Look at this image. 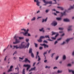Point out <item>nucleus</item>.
Wrapping results in <instances>:
<instances>
[{"mask_svg":"<svg viewBox=\"0 0 74 74\" xmlns=\"http://www.w3.org/2000/svg\"><path fill=\"white\" fill-rule=\"evenodd\" d=\"M74 7L73 6H71L70 8L68 9V10H70L72 9V8H73Z\"/></svg>","mask_w":74,"mask_h":74,"instance_id":"obj_29","label":"nucleus"},{"mask_svg":"<svg viewBox=\"0 0 74 74\" xmlns=\"http://www.w3.org/2000/svg\"><path fill=\"white\" fill-rule=\"evenodd\" d=\"M15 48H16V49H18V48H19V47H18V45H16V46H14V48H13V49H15Z\"/></svg>","mask_w":74,"mask_h":74,"instance_id":"obj_15","label":"nucleus"},{"mask_svg":"<svg viewBox=\"0 0 74 74\" xmlns=\"http://www.w3.org/2000/svg\"><path fill=\"white\" fill-rule=\"evenodd\" d=\"M19 38L20 40H22V39H23L24 38L23 37H19Z\"/></svg>","mask_w":74,"mask_h":74,"instance_id":"obj_37","label":"nucleus"},{"mask_svg":"<svg viewBox=\"0 0 74 74\" xmlns=\"http://www.w3.org/2000/svg\"><path fill=\"white\" fill-rule=\"evenodd\" d=\"M72 27H73V26L72 25H70L69 26V29H71V28Z\"/></svg>","mask_w":74,"mask_h":74,"instance_id":"obj_42","label":"nucleus"},{"mask_svg":"<svg viewBox=\"0 0 74 74\" xmlns=\"http://www.w3.org/2000/svg\"><path fill=\"white\" fill-rule=\"evenodd\" d=\"M39 54V53L38 52H37V54L36 55V59H37V57H38V61H40V60H41V58H40V56H38V55Z\"/></svg>","mask_w":74,"mask_h":74,"instance_id":"obj_4","label":"nucleus"},{"mask_svg":"<svg viewBox=\"0 0 74 74\" xmlns=\"http://www.w3.org/2000/svg\"><path fill=\"white\" fill-rule=\"evenodd\" d=\"M47 62V60H45L44 61V62L45 63H46V62Z\"/></svg>","mask_w":74,"mask_h":74,"instance_id":"obj_61","label":"nucleus"},{"mask_svg":"<svg viewBox=\"0 0 74 74\" xmlns=\"http://www.w3.org/2000/svg\"><path fill=\"white\" fill-rule=\"evenodd\" d=\"M22 33L23 34V35L25 36H27V34H28V32H25V33L22 32Z\"/></svg>","mask_w":74,"mask_h":74,"instance_id":"obj_10","label":"nucleus"},{"mask_svg":"<svg viewBox=\"0 0 74 74\" xmlns=\"http://www.w3.org/2000/svg\"><path fill=\"white\" fill-rule=\"evenodd\" d=\"M39 12H40V10H38L36 12L37 14H38V13H39Z\"/></svg>","mask_w":74,"mask_h":74,"instance_id":"obj_59","label":"nucleus"},{"mask_svg":"<svg viewBox=\"0 0 74 74\" xmlns=\"http://www.w3.org/2000/svg\"><path fill=\"white\" fill-rule=\"evenodd\" d=\"M40 45L41 46H44V48L45 49V48H49V46L48 45H47L45 43L42 44H40Z\"/></svg>","mask_w":74,"mask_h":74,"instance_id":"obj_1","label":"nucleus"},{"mask_svg":"<svg viewBox=\"0 0 74 74\" xmlns=\"http://www.w3.org/2000/svg\"><path fill=\"white\" fill-rule=\"evenodd\" d=\"M51 38L52 39V40H56V38H54V37H51Z\"/></svg>","mask_w":74,"mask_h":74,"instance_id":"obj_46","label":"nucleus"},{"mask_svg":"<svg viewBox=\"0 0 74 74\" xmlns=\"http://www.w3.org/2000/svg\"><path fill=\"white\" fill-rule=\"evenodd\" d=\"M12 70L11 69H9V70L8 71V73H9V72H10L11 71H12Z\"/></svg>","mask_w":74,"mask_h":74,"instance_id":"obj_40","label":"nucleus"},{"mask_svg":"<svg viewBox=\"0 0 74 74\" xmlns=\"http://www.w3.org/2000/svg\"><path fill=\"white\" fill-rule=\"evenodd\" d=\"M7 57V56H6V57H5V59H4V60L5 61L6 60V58Z\"/></svg>","mask_w":74,"mask_h":74,"instance_id":"obj_60","label":"nucleus"},{"mask_svg":"<svg viewBox=\"0 0 74 74\" xmlns=\"http://www.w3.org/2000/svg\"><path fill=\"white\" fill-rule=\"evenodd\" d=\"M52 35H55V34H57V33L56 32H52Z\"/></svg>","mask_w":74,"mask_h":74,"instance_id":"obj_28","label":"nucleus"},{"mask_svg":"<svg viewBox=\"0 0 74 74\" xmlns=\"http://www.w3.org/2000/svg\"><path fill=\"white\" fill-rule=\"evenodd\" d=\"M14 53V54H16V53H17V51H15Z\"/></svg>","mask_w":74,"mask_h":74,"instance_id":"obj_63","label":"nucleus"},{"mask_svg":"<svg viewBox=\"0 0 74 74\" xmlns=\"http://www.w3.org/2000/svg\"><path fill=\"white\" fill-rule=\"evenodd\" d=\"M73 38H70L69 39H67L66 40V42H68L69 41H70V40H73Z\"/></svg>","mask_w":74,"mask_h":74,"instance_id":"obj_11","label":"nucleus"},{"mask_svg":"<svg viewBox=\"0 0 74 74\" xmlns=\"http://www.w3.org/2000/svg\"><path fill=\"white\" fill-rule=\"evenodd\" d=\"M55 53H53V54H52L51 55V58H53V55H55Z\"/></svg>","mask_w":74,"mask_h":74,"instance_id":"obj_34","label":"nucleus"},{"mask_svg":"<svg viewBox=\"0 0 74 74\" xmlns=\"http://www.w3.org/2000/svg\"><path fill=\"white\" fill-rule=\"evenodd\" d=\"M64 44H66V42H63V43H62L61 44V45H64Z\"/></svg>","mask_w":74,"mask_h":74,"instance_id":"obj_44","label":"nucleus"},{"mask_svg":"<svg viewBox=\"0 0 74 74\" xmlns=\"http://www.w3.org/2000/svg\"><path fill=\"white\" fill-rule=\"evenodd\" d=\"M34 45H35V47L37 48V46H38V44H36V43H34Z\"/></svg>","mask_w":74,"mask_h":74,"instance_id":"obj_33","label":"nucleus"},{"mask_svg":"<svg viewBox=\"0 0 74 74\" xmlns=\"http://www.w3.org/2000/svg\"><path fill=\"white\" fill-rule=\"evenodd\" d=\"M21 30H24V32H26V29H21Z\"/></svg>","mask_w":74,"mask_h":74,"instance_id":"obj_52","label":"nucleus"},{"mask_svg":"<svg viewBox=\"0 0 74 74\" xmlns=\"http://www.w3.org/2000/svg\"><path fill=\"white\" fill-rule=\"evenodd\" d=\"M62 38H60L57 39V41H59V40H62Z\"/></svg>","mask_w":74,"mask_h":74,"instance_id":"obj_48","label":"nucleus"},{"mask_svg":"<svg viewBox=\"0 0 74 74\" xmlns=\"http://www.w3.org/2000/svg\"><path fill=\"white\" fill-rule=\"evenodd\" d=\"M59 35V34H57L55 36V38L57 37H58V36Z\"/></svg>","mask_w":74,"mask_h":74,"instance_id":"obj_47","label":"nucleus"},{"mask_svg":"<svg viewBox=\"0 0 74 74\" xmlns=\"http://www.w3.org/2000/svg\"><path fill=\"white\" fill-rule=\"evenodd\" d=\"M36 19V18L35 17H33L32 19H31V21H34Z\"/></svg>","mask_w":74,"mask_h":74,"instance_id":"obj_32","label":"nucleus"},{"mask_svg":"<svg viewBox=\"0 0 74 74\" xmlns=\"http://www.w3.org/2000/svg\"><path fill=\"white\" fill-rule=\"evenodd\" d=\"M28 36H31V35L30 34H28Z\"/></svg>","mask_w":74,"mask_h":74,"instance_id":"obj_62","label":"nucleus"},{"mask_svg":"<svg viewBox=\"0 0 74 74\" xmlns=\"http://www.w3.org/2000/svg\"><path fill=\"white\" fill-rule=\"evenodd\" d=\"M60 9H61V10H63L64 9L62 7H61L60 8Z\"/></svg>","mask_w":74,"mask_h":74,"instance_id":"obj_53","label":"nucleus"},{"mask_svg":"<svg viewBox=\"0 0 74 74\" xmlns=\"http://www.w3.org/2000/svg\"><path fill=\"white\" fill-rule=\"evenodd\" d=\"M68 31H70V30H72V29L71 28H69V29H68Z\"/></svg>","mask_w":74,"mask_h":74,"instance_id":"obj_55","label":"nucleus"},{"mask_svg":"<svg viewBox=\"0 0 74 74\" xmlns=\"http://www.w3.org/2000/svg\"><path fill=\"white\" fill-rule=\"evenodd\" d=\"M48 19V17H47L44 20V19H42V23H43L45 21V22H47V19Z\"/></svg>","mask_w":74,"mask_h":74,"instance_id":"obj_13","label":"nucleus"},{"mask_svg":"<svg viewBox=\"0 0 74 74\" xmlns=\"http://www.w3.org/2000/svg\"><path fill=\"white\" fill-rule=\"evenodd\" d=\"M62 71H60L59 70L58 71H57L58 73H62Z\"/></svg>","mask_w":74,"mask_h":74,"instance_id":"obj_39","label":"nucleus"},{"mask_svg":"<svg viewBox=\"0 0 74 74\" xmlns=\"http://www.w3.org/2000/svg\"><path fill=\"white\" fill-rule=\"evenodd\" d=\"M59 58V56H58L56 58V60H58V58Z\"/></svg>","mask_w":74,"mask_h":74,"instance_id":"obj_57","label":"nucleus"},{"mask_svg":"<svg viewBox=\"0 0 74 74\" xmlns=\"http://www.w3.org/2000/svg\"><path fill=\"white\" fill-rule=\"evenodd\" d=\"M42 1L43 3H45V4H52V2L51 1H50L49 2L46 1H45V0H42Z\"/></svg>","mask_w":74,"mask_h":74,"instance_id":"obj_3","label":"nucleus"},{"mask_svg":"<svg viewBox=\"0 0 74 74\" xmlns=\"http://www.w3.org/2000/svg\"><path fill=\"white\" fill-rule=\"evenodd\" d=\"M20 42V41H19V40L16 38L15 42H13V44H16L19 43Z\"/></svg>","mask_w":74,"mask_h":74,"instance_id":"obj_5","label":"nucleus"},{"mask_svg":"<svg viewBox=\"0 0 74 74\" xmlns=\"http://www.w3.org/2000/svg\"><path fill=\"white\" fill-rule=\"evenodd\" d=\"M29 45H30V43H28V44L25 47V48H29Z\"/></svg>","mask_w":74,"mask_h":74,"instance_id":"obj_17","label":"nucleus"},{"mask_svg":"<svg viewBox=\"0 0 74 74\" xmlns=\"http://www.w3.org/2000/svg\"><path fill=\"white\" fill-rule=\"evenodd\" d=\"M53 1H55V3H53V4H56L57 3L56 0H52Z\"/></svg>","mask_w":74,"mask_h":74,"instance_id":"obj_31","label":"nucleus"},{"mask_svg":"<svg viewBox=\"0 0 74 74\" xmlns=\"http://www.w3.org/2000/svg\"><path fill=\"white\" fill-rule=\"evenodd\" d=\"M47 51H45L44 52V53H43V55L44 56H45V59H46V57L45 56V55H46V54H47Z\"/></svg>","mask_w":74,"mask_h":74,"instance_id":"obj_20","label":"nucleus"},{"mask_svg":"<svg viewBox=\"0 0 74 74\" xmlns=\"http://www.w3.org/2000/svg\"><path fill=\"white\" fill-rule=\"evenodd\" d=\"M45 38H48L49 39L50 38H49V35H46L45 36Z\"/></svg>","mask_w":74,"mask_h":74,"instance_id":"obj_24","label":"nucleus"},{"mask_svg":"<svg viewBox=\"0 0 74 74\" xmlns=\"http://www.w3.org/2000/svg\"><path fill=\"white\" fill-rule=\"evenodd\" d=\"M19 48H23L25 47V45L23 44L22 43L21 44V45L19 46Z\"/></svg>","mask_w":74,"mask_h":74,"instance_id":"obj_7","label":"nucleus"},{"mask_svg":"<svg viewBox=\"0 0 74 74\" xmlns=\"http://www.w3.org/2000/svg\"><path fill=\"white\" fill-rule=\"evenodd\" d=\"M13 68V66H11L10 67V69H11Z\"/></svg>","mask_w":74,"mask_h":74,"instance_id":"obj_50","label":"nucleus"},{"mask_svg":"<svg viewBox=\"0 0 74 74\" xmlns=\"http://www.w3.org/2000/svg\"><path fill=\"white\" fill-rule=\"evenodd\" d=\"M17 71H18V73H19V67H18V66H17Z\"/></svg>","mask_w":74,"mask_h":74,"instance_id":"obj_49","label":"nucleus"},{"mask_svg":"<svg viewBox=\"0 0 74 74\" xmlns=\"http://www.w3.org/2000/svg\"><path fill=\"white\" fill-rule=\"evenodd\" d=\"M40 39H43V38H45V37L44 36H41L40 37Z\"/></svg>","mask_w":74,"mask_h":74,"instance_id":"obj_25","label":"nucleus"},{"mask_svg":"<svg viewBox=\"0 0 74 74\" xmlns=\"http://www.w3.org/2000/svg\"><path fill=\"white\" fill-rule=\"evenodd\" d=\"M36 5L38 6H39L40 5L39 4H40V2L38 1V0H37L36 1Z\"/></svg>","mask_w":74,"mask_h":74,"instance_id":"obj_12","label":"nucleus"},{"mask_svg":"<svg viewBox=\"0 0 74 74\" xmlns=\"http://www.w3.org/2000/svg\"><path fill=\"white\" fill-rule=\"evenodd\" d=\"M19 59H21V60H23V59H24V58L23 57L22 58H21V57H19Z\"/></svg>","mask_w":74,"mask_h":74,"instance_id":"obj_43","label":"nucleus"},{"mask_svg":"<svg viewBox=\"0 0 74 74\" xmlns=\"http://www.w3.org/2000/svg\"><path fill=\"white\" fill-rule=\"evenodd\" d=\"M24 62H25V63H26L27 62H28V63H30V60H29L28 59L26 58H25V59Z\"/></svg>","mask_w":74,"mask_h":74,"instance_id":"obj_8","label":"nucleus"},{"mask_svg":"<svg viewBox=\"0 0 74 74\" xmlns=\"http://www.w3.org/2000/svg\"><path fill=\"white\" fill-rule=\"evenodd\" d=\"M58 29H59V30H63V28H60V27Z\"/></svg>","mask_w":74,"mask_h":74,"instance_id":"obj_54","label":"nucleus"},{"mask_svg":"<svg viewBox=\"0 0 74 74\" xmlns=\"http://www.w3.org/2000/svg\"><path fill=\"white\" fill-rule=\"evenodd\" d=\"M64 22H69L70 20L69 19H64Z\"/></svg>","mask_w":74,"mask_h":74,"instance_id":"obj_18","label":"nucleus"},{"mask_svg":"<svg viewBox=\"0 0 74 74\" xmlns=\"http://www.w3.org/2000/svg\"><path fill=\"white\" fill-rule=\"evenodd\" d=\"M72 55H73V56H74V51H73V52L72 53Z\"/></svg>","mask_w":74,"mask_h":74,"instance_id":"obj_64","label":"nucleus"},{"mask_svg":"<svg viewBox=\"0 0 74 74\" xmlns=\"http://www.w3.org/2000/svg\"><path fill=\"white\" fill-rule=\"evenodd\" d=\"M43 42H45V43H48V41H47L46 40H44V41Z\"/></svg>","mask_w":74,"mask_h":74,"instance_id":"obj_36","label":"nucleus"},{"mask_svg":"<svg viewBox=\"0 0 74 74\" xmlns=\"http://www.w3.org/2000/svg\"><path fill=\"white\" fill-rule=\"evenodd\" d=\"M25 41H26V42H28V41H29V39H26L25 40Z\"/></svg>","mask_w":74,"mask_h":74,"instance_id":"obj_38","label":"nucleus"},{"mask_svg":"<svg viewBox=\"0 0 74 74\" xmlns=\"http://www.w3.org/2000/svg\"><path fill=\"white\" fill-rule=\"evenodd\" d=\"M47 40L48 41H53V40H51V39H47Z\"/></svg>","mask_w":74,"mask_h":74,"instance_id":"obj_41","label":"nucleus"},{"mask_svg":"<svg viewBox=\"0 0 74 74\" xmlns=\"http://www.w3.org/2000/svg\"><path fill=\"white\" fill-rule=\"evenodd\" d=\"M57 69V67L56 66H55L53 67V69Z\"/></svg>","mask_w":74,"mask_h":74,"instance_id":"obj_58","label":"nucleus"},{"mask_svg":"<svg viewBox=\"0 0 74 74\" xmlns=\"http://www.w3.org/2000/svg\"><path fill=\"white\" fill-rule=\"evenodd\" d=\"M61 16H63V15H66V11L64 12L63 13L61 12Z\"/></svg>","mask_w":74,"mask_h":74,"instance_id":"obj_14","label":"nucleus"},{"mask_svg":"<svg viewBox=\"0 0 74 74\" xmlns=\"http://www.w3.org/2000/svg\"><path fill=\"white\" fill-rule=\"evenodd\" d=\"M31 56L32 58H34V54L33 53H31Z\"/></svg>","mask_w":74,"mask_h":74,"instance_id":"obj_27","label":"nucleus"},{"mask_svg":"<svg viewBox=\"0 0 74 74\" xmlns=\"http://www.w3.org/2000/svg\"><path fill=\"white\" fill-rule=\"evenodd\" d=\"M66 59V57L65 55H64L63 56V60H65Z\"/></svg>","mask_w":74,"mask_h":74,"instance_id":"obj_26","label":"nucleus"},{"mask_svg":"<svg viewBox=\"0 0 74 74\" xmlns=\"http://www.w3.org/2000/svg\"><path fill=\"white\" fill-rule=\"evenodd\" d=\"M57 24H58V23L57 22L55 23V22L54 21L52 23L51 25L52 26H55L56 25H57Z\"/></svg>","mask_w":74,"mask_h":74,"instance_id":"obj_6","label":"nucleus"},{"mask_svg":"<svg viewBox=\"0 0 74 74\" xmlns=\"http://www.w3.org/2000/svg\"><path fill=\"white\" fill-rule=\"evenodd\" d=\"M37 41L38 42H42V39H40H40H39V40H38Z\"/></svg>","mask_w":74,"mask_h":74,"instance_id":"obj_21","label":"nucleus"},{"mask_svg":"<svg viewBox=\"0 0 74 74\" xmlns=\"http://www.w3.org/2000/svg\"><path fill=\"white\" fill-rule=\"evenodd\" d=\"M39 49L40 50H42L43 49V48L42 47H39Z\"/></svg>","mask_w":74,"mask_h":74,"instance_id":"obj_30","label":"nucleus"},{"mask_svg":"<svg viewBox=\"0 0 74 74\" xmlns=\"http://www.w3.org/2000/svg\"><path fill=\"white\" fill-rule=\"evenodd\" d=\"M56 20H57V21H61L62 20V18L60 17L59 18H56Z\"/></svg>","mask_w":74,"mask_h":74,"instance_id":"obj_19","label":"nucleus"},{"mask_svg":"<svg viewBox=\"0 0 74 74\" xmlns=\"http://www.w3.org/2000/svg\"><path fill=\"white\" fill-rule=\"evenodd\" d=\"M32 48H30L29 50V53H32Z\"/></svg>","mask_w":74,"mask_h":74,"instance_id":"obj_23","label":"nucleus"},{"mask_svg":"<svg viewBox=\"0 0 74 74\" xmlns=\"http://www.w3.org/2000/svg\"><path fill=\"white\" fill-rule=\"evenodd\" d=\"M57 43H58V41H56L54 42V45H55V44H56Z\"/></svg>","mask_w":74,"mask_h":74,"instance_id":"obj_51","label":"nucleus"},{"mask_svg":"<svg viewBox=\"0 0 74 74\" xmlns=\"http://www.w3.org/2000/svg\"><path fill=\"white\" fill-rule=\"evenodd\" d=\"M23 67H27V71H28V70L29 69V68L30 67H31V66H30V65L29 64H27L26 65L25 64H24L23 65Z\"/></svg>","mask_w":74,"mask_h":74,"instance_id":"obj_2","label":"nucleus"},{"mask_svg":"<svg viewBox=\"0 0 74 74\" xmlns=\"http://www.w3.org/2000/svg\"><path fill=\"white\" fill-rule=\"evenodd\" d=\"M36 66H34V68H32L31 69L29 70V71H33V70H36Z\"/></svg>","mask_w":74,"mask_h":74,"instance_id":"obj_9","label":"nucleus"},{"mask_svg":"<svg viewBox=\"0 0 74 74\" xmlns=\"http://www.w3.org/2000/svg\"><path fill=\"white\" fill-rule=\"evenodd\" d=\"M49 11V10H46L45 11V12L46 13H48V11Z\"/></svg>","mask_w":74,"mask_h":74,"instance_id":"obj_45","label":"nucleus"},{"mask_svg":"<svg viewBox=\"0 0 74 74\" xmlns=\"http://www.w3.org/2000/svg\"><path fill=\"white\" fill-rule=\"evenodd\" d=\"M71 66V64H69L67 65L68 66Z\"/></svg>","mask_w":74,"mask_h":74,"instance_id":"obj_56","label":"nucleus"},{"mask_svg":"<svg viewBox=\"0 0 74 74\" xmlns=\"http://www.w3.org/2000/svg\"><path fill=\"white\" fill-rule=\"evenodd\" d=\"M69 72L70 73H72V74H74V71L73 70L69 69Z\"/></svg>","mask_w":74,"mask_h":74,"instance_id":"obj_16","label":"nucleus"},{"mask_svg":"<svg viewBox=\"0 0 74 74\" xmlns=\"http://www.w3.org/2000/svg\"><path fill=\"white\" fill-rule=\"evenodd\" d=\"M43 29H44V28H42L41 29H40L39 31L40 32H42V30H43Z\"/></svg>","mask_w":74,"mask_h":74,"instance_id":"obj_35","label":"nucleus"},{"mask_svg":"<svg viewBox=\"0 0 74 74\" xmlns=\"http://www.w3.org/2000/svg\"><path fill=\"white\" fill-rule=\"evenodd\" d=\"M25 69L24 68L22 71V74H25Z\"/></svg>","mask_w":74,"mask_h":74,"instance_id":"obj_22","label":"nucleus"}]
</instances>
